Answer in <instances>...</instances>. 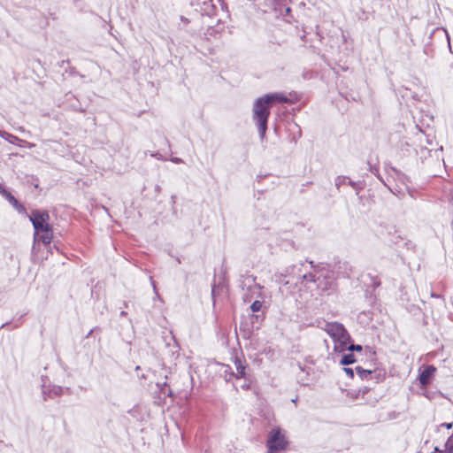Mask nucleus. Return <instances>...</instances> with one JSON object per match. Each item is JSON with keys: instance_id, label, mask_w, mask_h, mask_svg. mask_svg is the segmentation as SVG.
Returning a JSON list of instances; mask_svg holds the SVG:
<instances>
[{"instance_id": "obj_1", "label": "nucleus", "mask_w": 453, "mask_h": 453, "mask_svg": "<svg viewBox=\"0 0 453 453\" xmlns=\"http://www.w3.org/2000/svg\"><path fill=\"white\" fill-rule=\"evenodd\" d=\"M275 102L288 103V99L286 96L279 93L266 94L258 97L253 104V116L261 141H264L267 130L268 119L270 116V109Z\"/></svg>"}, {"instance_id": "obj_2", "label": "nucleus", "mask_w": 453, "mask_h": 453, "mask_svg": "<svg viewBox=\"0 0 453 453\" xmlns=\"http://www.w3.org/2000/svg\"><path fill=\"white\" fill-rule=\"evenodd\" d=\"M29 219L33 224L35 230V235L39 232L42 234L39 236L44 244L50 243L53 234L50 225L49 224L50 215L47 211L34 210L29 215Z\"/></svg>"}, {"instance_id": "obj_3", "label": "nucleus", "mask_w": 453, "mask_h": 453, "mask_svg": "<svg viewBox=\"0 0 453 453\" xmlns=\"http://www.w3.org/2000/svg\"><path fill=\"white\" fill-rule=\"evenodd\" d=\"M324 330L334 341V350L335 352H344L346 344L350 341V335L344 326L339 322H326Z\"/></svg>"}, {"instance_id": "obj_4", "label": "nucleus", "mask_w": 453, "mask_h": 453, "mask_svg": "<svg viewBox=\"0 0 453 453\" xmlns=\"http://www.w3.org/2000/svg\"><path fill=\"white\" fill-rule=\"evenodd\" d=\"M288 441L282 430L280 427H275L271 430L266 441L268 449L267 453H278L284 450L288 446Z\"/></svg>"}, {"instance_id": "obj_5", "label": "nucleus", "mask_w": 453, "mask_h": 453, "mask_svg": "<svg viewBox=\"0 0 453 453\" xmlns=\"http://www.w3.org/2000/svg\"><path fill=\"white\" fill-rule=\"evenodd\" d=\"M436 368L434 365H427L418 375V380L422 387H426L432 380Z\"/></svg>"}, {"instance_id": "obj_6", "label": "nucleus", "mask_w": 453, "mask_h": 453, "mask_svg": "<svg viewBox=\"0 0 453 453\" xmlns=\"http://www.w3.org/2000/svg\"><path fill=\"white\" fill-rule=\"evenodd\" d=\"M0 194L19 212L25 210L24 206L20 204L19 201L3 186H0Z\"/></svg>"}, {"instance_id": "obj_7", "label": "nucleus", "mask_w": 453, "mask_h": 453, "mask_svg": "<svg viewBox=\"0 0 453 453\" xmlns=\"http://www.w3.org/2000/svg\"><path fill=\"white\" fill-rule=\"evenodd\" d=\"M234 365L236 369V374L232 372V375L236 376V378H245L246 376V366L242 363V360L238 357L234 360Z\"/></svg>"}, {"instance_id": "obj_8", "label": "nucleus", "mask_w": 453, "mask_h": 453, "mask_svg": "<svg viewBox=\"0 0 453 453\" xmlns=\"http://www.w3.org/2000/svg\"><path fill=\"white\" fill-rule=\"evenodd\" d=\"M294 270V266L287 267L283 272L276 273V281L282 284H288V281H283V278H286L287 276L290 275L292 273V271Z\"/></svg>"}, {"instance_id": "obj_9", "label": "nucleus", "mask_w": 453, "mask_h": 453, "mask_svg": "<svg viewBox=\"0 0 453 453\" xmlns=\"http://www.w3.org/2000/svg\"><path fill=\"white\" fill-rule=\"evenodd\" d=\"M356 358H355V356L353 353H348V354H344L342 355V359L340 361V364L342 365H352L356 362Z\"/></svg>"}, {"instance_id": "obj_10", "label": "nucleus", "mask_w": 453, "mask_h": 453, "mask_svg": "<svg viewBox=\"0 0 453 453\" xmlns=\"http://www.w3.org/2000/svg\"><path fill=\"white\" fill-rule=\"evenodd\" d=\"M356 372L361 380L367 379L372 374L371 370L363 369L361 366H357Z\"/></svg>"}, {"instance_id": "obj_11", "label": "nucleus", "mask_w": 453, "mask_h": 453, "mask_svg": "<svg viewBox=\"0 0 453 453\" xmlns=\"http://www.w3.org/2000/svg\"><path fill=\"white\" fill-rule=\"evenodd\" d=\"M0 136L12 144L15 143L17 141H19V139L17 136L12 135L5 131H0Z\"/></svg>"}, {"instance_id": "obj_12", "label": "nucleus", "mask_w": 453, "mask_h": 453, "mask_svg": "<svg viewBox=\"0 0 453 453\" xmlns=\"http://www.w3.org/2000/svg\"><path fill=\"white\" fill-rule=\"evenodd\" d=\"M262 306V302L256 300L251 303L250 310L252 311V312H258L261 310Z\"/></svg>"}, {"instance_id": "obj_13", "label": "nucleus", "mask_w": 453, "mask_h": 453, "mask_svg": "<svg viewBox=\"0 0 453 453\" xmlns=\"http://www.w3.org/2000/svg\"><path fill=\"white\" fill-rule=\"evenodd\" d=\"M362 346L359 345V344H346V350H349L350 353H352L353 351H361L362 350Z\"/></svg>"}, {"instance_id": "obj_14", "label": "nucleus", "mask_w": 453, "mask_h": 453, "mask_svg": "<svg viewBox=\"0 0 453 453\" xmlns=\"http://www.w3.org/2000/svg\"><path fill=\"white\" fill-rule=\"evenodd\" d=\"M303 280L310 281V282H316L317 278L316 275L312 273H305L302 276Z\"/></svg>"}, {"instance_id": "obj_15", "label": "nucleus", "mask_w": 453, "mask_h": 453, "mask_svg": "<svg viewBox=\"0 0 453 453\" xmlns=\"http://www.w3.org/2000/svg\"><path fill=\"white\" fill-rule=\"evenodd\" d=\"M150 281L151 283V286H152L154 293H155V299H159L160 300L161 298H160V296H159V294H158V292L157 290L156 283L153 280V278L151 276L150 277Z\"/></svg>"}, {"instance_id": "obj_16", "label": "nucleus", "mask_w": 453, "mask_h": 453, "mask_svg": "<svg viewBox=\"0 0 453 453\" xmlns=\"http://www.w3.org/2000/svg\"><path fill=\"white\" fill-rule=\"evenodd\" d=\"M241 330L244 332V336L249 337L251 334V329L248 326V325H241Z\"/></svg>"}, {"instance_id": "obj_17", "label": "nucleus", "mask_w": 453, "mask_h": 453, "mask_svg": "<svg viewBox=\"0 0 453 453\" xmlns=\"http://www.w3.org/2000/svg\"><path fill=\"white\" fill-rule=\"evenodd\" d=\"M250 283L253 284L254 288H257V289H261V287L260 285H257L256 284V277H253V276H249L247 277L246 279Z\"/></svg>"}, {"instance_id": "obj_18", "label": "nucleus", "mask_w": 453, "mask_h": 453, "mask_svg": "<svg viewBox=\"0 0 453 453\" xmlns=\"http://www.w3.org/2000/svg\"><path fill=\"white\" fill-rule=\"evenodd\" d=\"M343 370L346 372V374L349 375L350 378L354 377V370L352 368L344 367Z\"/></svg>"}, {"instance_id": "obj_19", "label": "nucleus", "mask_w": 453, "mask_h": 453, "mask_svg": "<svg viewBox=\"0 0 453 453\" xmlns=\"http://www.w3.org/2000/svg\"><path fill=\"white\" fill-rule=\"evenodd\" d=\"M343 180H344V177H341V176H338L335 179V186L337 187V188H339L340 185L342 184Z\"/></svg>"}, {"instance_id": "obj_20", "label": "nucleus", "mask_w": 453, "mask_h": 453, "mask_svg": "<svg viewBox=\"0 0 453 453\" xmlns=\"http://www.w3.org/2000/svg\"><path fill=\"white\" fill-rule=\"evenodd\" d=\"M445 447L448 453H453V444H449V439L446 442Z\"/></svg>"}, {"instance_id": "obj_21", "label": "nucleus", "mask_w": 453, "mask_h": 453, "mask_svg": "<svg viewBox=\"0 0 453 453\" xmlns=\"http://www.w3.org/2000/svg\"><path fill=\"white\" fill-rule=\"evenodd\" d=\"M150 156L157 158L158 160H164L163 157L158 152L150 153Z\"/></svg>"}, {"instance_id": "obj_22", "label": "nucleus", "mask_w": 453, "mask_h": 453, "mask_svg": "<svg viewBox=\"0 0 453 453\" xmlns=\"http://www.w3.org/2000/svg\"><path fill=\"white\" fill-rule=\"evenodd\" d=\"M171 161H172L173 163H175V164L182 163V159H181V158H180V157H172V158H171Z\"/></svg>"}, {"instance_id": "obj_23", "label": "nucleus", "mask_w": 453, "mask_h": 453, "mask_svg": "<svg viewBox=\"0 0 453 453\" xmlns=\"http://www.w3.org/2000/svg\"><path fill=\"white\" fill-rule=\"evenodd\" d=\"M453 424L452 423H443L441 425V426H445L447 429L452 428Z\"/></svg>"}, {"instance_id": "obj_24", "label": "nucleus", "mask_w": 453, "mask_h": 453, "mask_svg": "<svg viewBox=\"0 0 453 453\" xmlns=\"http://www.w3.org/2000/svg\"><path fill=\"white\" fill-rule=\"evenodd\" d=\"M259 317H260L259 315H252V318H251V319H252V321H251L252 325H254V324H255V322L253 321V319L258 320ZM252 327H254V326H252Z\"/></svg>"}, {"instance_id": "obj_25", "label": "nucleus", "mask_w": 453, "mask_h": 453, "mask_svg": "<svg viewBox=\"0 0 453 453\" xmlns=\"http://www.w3.org/2000/svg\"><path fill=\"white\" fill-rule=\"evenodd\" d=\"M372 285H373L374 288H377V287H379L380 285V280H375V281H373Z\"/></svg>"}, {"instance_id": "obj_26", "label": "nucleus", "mask_w": 453, "mask_h": 453, "mask_svg": "<svg viewBox=\"0 0 453 453\" xmlns=\"http://www.w3.org/2000/svg\"><path fill=\"white\" fill-rule=\"evenodd\" d=\"M349 184L351 187H353V188H354V187H355V185H356V184H355V182H354V181H352L351 180H349Z\"/></svg>"}, {"instance_id": "obj_27", "label": "nucleus", "mask_w": 453, "mask_h": 453, "mask_svg": "<svg viewBox=\"0 0 453 453\" xmlns=\"http://www.w3.org/2000/svg\"><path fill=\"white\" fill-rule=\"evenodd\" d=\"M92 333H93V329H92V330H90V331L88 332V334L87 337H88L89 335H91V334H92Z\"/></svg>"}, {"instance_id": "obj_28", "label": "nucleus", "mask_w": 453, "mask_h": 453, "mask_svg": "<svg viewBox=\"0 0 453 453\" xmlns=\"http://www.w3.org/2000/svg\"><path fill=\"white\" fill-rule=\"evenodd\" d=\"M126 314H127V312H126V311H121V312H120V315H121V316H125Z\"/></svg>"}, {"instance_id": "obj_29", "label": "nucleus", "mask_w": 453, "mask_h": 453, "mask_svg": "<svg viewBox=\"0 0 453 453\" xmlns=\"http://www.w3.org/2000/svg\"><path fill=\"white\" fill-rule=\"evenodd\" d=\"M297 398L292 400L293 403H296Z\"/></svg>"}, {"instance_id": "obj_30", "label": "nucleus", "mask_w": 453, "mask_h": 453, "mask_svg": "<svg viewBox=\"0 0 453 453\" xmlns=\"http://www.w3.org/2000/svg\"><path fill=\"white\" fill-rule=\"evenodd\" d=\"M435 450L441 452V450L437 447L435 448Z\"/></svg>"}, {"instance_id": "obj_31", "label": "nucleus", "mask_w": 453, "mask_h": 453, "mask_svg": "<svg viewBox=\"0 0 453 453\" xmlns=\"http://www.w3.org/2000/svg\"><path fill=\"white\" fill-rule=\"evenodd\" d=\"M287 12H290V8H287Z\"/></svg>"}, {"instance_id": "obj_32", "label": "nucleus", "mask_w": 453, "mask_h": 453, "mask_svg": "<svg viewBox=\"0 0 453 453\" xmlns=\"http://www.w3.org/2000/svg\"><path fill=\"white\" fill-rule=\"evenodd\" d=\"M432 296H434V297H438L439 296H437V295H434V294H433V295H432Z\"/></svg>"}]
</instances>
